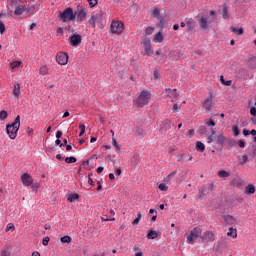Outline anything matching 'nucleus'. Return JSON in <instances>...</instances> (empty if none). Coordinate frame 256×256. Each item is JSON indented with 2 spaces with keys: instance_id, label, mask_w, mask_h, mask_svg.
I'll use <instances>...</instances> for the list:
<instances>
[{
  "instance_id": "1",
  "label": "nucleus",
  "mask_w": 256,
  "mask_h": 256,
  "mask_svg": "<svg viewBox=\"0 0 256 256\" xmlns=\"http://www.w3.org/2000/svg\"><path fill=\"white\" fill-rule=\"evenodd\" d=\"M19 127H21V116H17L12 124L6 125V133L9 135L10 139L17 138Z\"/></svg>"
},
{
  "instance_id": "2",
  "label": "nucleus",
  "mask_w": 256,
  "mask_h": 256,
  "mask_svg": "<svg viewBox=\"0 0 256 256\" xmlns=\"http://www.w3.org/2000/svg\"><path fill=\"white\" fill-rule=\"evenodd\" d=\"M104 15L105 13H103L102 10H99L97 13L93 14L90 17V19L88 20L89 25H91L93 29H95V27L97 26L100 29H104L105 28V24H103Z\"/></svg>"
},
{
  "instance_id": "3",
  "label": "nucleus",
  "mask_w": 256,
  "mask_h": 256,
  "mask_svg": "<svg viewBox=\"0 0 256 256\" xmlns=\"http://www.w3.org/2000/svg\"><path fill=\"white\" fill-rule=\"evenodd\" d=\"M76 18L75 13L73 12V8L68 7L63 12L59 14V20L63 23H69Z\"/></svg>"
},
{
  "instance_id": "4",
  "label": "nucleus",
  "mask_w": 256,
  "mask_h": 256,
  "mask_svg": "<svg viewBox=\"0 0 256 256\" xmlns=\"http://www.w3.org/2000/svg\"><path fill=\"white\" fill-rule=\"evenodd\" d=\"M201 233H203V230L199 227H195L190 231V234L187 236V243L189 245H193V243H195L196 239H201L202 235Z\"/></svg>"
},
{
  "instance_id": "5",
  "label": "nucleus",
  "mask_w": 256,
  "mask_h": 256,
  "mask_svg": "<svg viewBox=\"0 0 256 256\" xmlns=\"http://www.w3.org/2000/svg\"><path fill=\"white\" fill-rule=\"evenodd\" d=\"M149 99H151V94L144 90L140 93L139 97L137 98L136 105L138 107H145V105H148Z\"/></svg>"
},
{
  "instance_id": "6",
  "label": "nucleus",
  "mask_w": 256,
  "mask_h": 256,
  "mask_svg": "<svg viewBox=\"0 0 256 256\" xmlns=\"http://www.w3.org/2000/svg\"><path fill=\"white\" fill-rule=\"evenodd\" d=\"M125 30V25L121 21H112L110 26L111 33H115L116 35H121Z\"/></svg>"
},
{
  "instance_id": "7",
  "label": "nucleus",
  "mask_w": 256,
  "mask_h": 256,
  "mask_svg": "<svg viewBox=\"0 0 256 256\" xmlns=\"http://www.w3.org/2000/svg\"><path fill=\"white\" fill-rule=\"evenodd\" d=\"M56 61L59 65H67L69 61V55L64 52H59L56 56Z\"/></svg>"
},
{
  "instance_id": "8",
  "label": "nucleus",
  "mask_w": 256,
  "mask_h": 256,
  "mask_svg": "<svg viewBox=\"0 0 256 256\" xmlns=\"http://www.w3.org/2000/svg\"><path fill=\"white\" fill-rule=\"evenodd\" d=\"M82 40L83 38L79 34H73L69 37V43L72 47H77V45H79Z\"/></svg>"
},
{
  "instance_id": "9",
  "label": "nucleus",
  "mask_w": 256,
  "mask_h": 256,
  "mask_svg": "<svg viewBox=\"0 0 256 256\" xmlns=\"http://www.w3.org/2000/svg\"><path fill=\"white\" fill-rule=\"evenodd\" d=\"M21 181L25 187H31L33 185V177L28 173H25L21 176Z\"/></svg>"
},
{
  "instance_id": "10",
  "label": "nucleus",
  "mask_w": 256,
  "mask_h": 256,
  "mask_svg": "<svg viewBox=\"0 0 256 256\" xmlns=\"http://www.w3.org/2000/svg\"><path fill=\"white\" fill-rule=\"evenodd\" d=\"M201 239L213 243V241H215V233L213 231H205L201 236Z\"/></svg>"
},
{
  "instance_id": "11",
  "label": "nucleus",
  "mask_w": 256,
  "mask_h": 256,
  "mask_svg": "<svg viewBox=\"0 0 256 256\" xmlns=\"http://www.w3.org/2000/svg\"><path fill=\"white\" fill-rule=\"evenodd\" d=\"M203 107L206 113L211 112V110L213 109V97L211 95L208 99L204 101Z\"/></svg>"
},
{
  "instance_id": "12",
  "label": "nucleus",
  "mask_w": 256,
  "mask_h": 256,
  "mask_svg": "<svg viewBox=\"0 0 256 256\" xmlns=\"http://www.w3.org/2000/svg\"><path fill=\"white\" fill-rule=\"evenodd\" d=\"M143 45L146 55H153V49L151 48V40L145 39Z\"/></svg>"
},
{
  "instance_id": "13",
  "label": "nucleus",
  "mask_w": 256,
  "mask_h": 256,
  "mask_svg": "<svg viewBox=\"0 0 256 256\" xmlns=\"http://www.w3.org/2000/svg\"><path fill=\"white\" fill-rule=\"evenodd\" d=\"M77 17L80 19V21H84V19L87 17V9L79 7Z\"/></svg>"
},
{
  "instance_id": "14",
  "label": "nucleus",
  "mask_w": 256,
  "mask_h": 256,
  "mask_svg": "<svg viewBox=\"0 0 256 256\" xmlns=\"http://www.w3.org/2000/svg\"><path fill=\"white\" fill-rule=\"evenodd\" d=\"M207 21H208L207 17H202L200 20H198V23H199L201 29H203L204 31H207V29H209Z\"/></svg>"
},
{
  "instance_id": "15",
  "label": "nucleus",
  "mask_w": 256,
  "mask_h": 256,
  "mask_svg": "<svg viewBox=\"0 0 256 256\" xmlns=\"http://www.w3.org/2000/svg\"><path fill=\"white\" fill-rule=\"evenodd\" d=\"M255 191H256L255 185L248 184L245 187L244 193H245V195H254Z\"/></svg>"
},
{
  "instance_id": "16",
  "label": "nucleus",
  "mask_w": 256,
  "mask_h": 256,
  "mask_svg": "<svg viewBox=\"0 0 256 256\" xmlns=\"http://www.w3.org/2000/svg\"><path fill=\"white\" fill-rule=\"evenodd\" d=\"M165 91L166 93H168L167 97L174 98V99H177V97H179V94L177 93V89L171 90L170 88H166Z\"/></svg>"
},
{
  "instance_id": "17",
  "label": "nucleus",
  "mask_w": 256,
  "mask_h": 256,
  "mask_svg": "<svg viewBox=\"0 0 256 256\" xmlns=\"http://www.w3.org/2000/svg\"><path fill=\"white\" fill-rule=\"evenodd\" d=\"M12 95L19 98V96L21 95V84L19 83L14 84Z\"/></svg>"
},
{
  "instance_id": "18",
  "label": "nucleus",
  "mask_w": 256,
  "mask_h": 256,
  "mask_svg": "<svg viewBox=\"0 0 256 256\" xmlns=\"http://www.w3.org/2000/svg\"><path fill=\"white\" fill-rule=\"evenodd\" d=\"M27 11V8L23 5H18L14 10V15H23V13Z\"/></svg>"
},
{
  "instance_id": "19",
  "label": "nucleus",
  "mask_w": 256,
  "mask_h": 256,
  "mask_svg": "<svg viewBox=\"0 0 256 256\" xmlns=\"http://www.w3.org/2000/svg\"><path fill=\"white\" fill-rule=\"evenodd\" d=\"M225 223H227V225H235V221H237L235 219V217L228 215L224 218Z\"/></svg>"
},
{
  "instance_id": "20",
  "label": "nucleus",
  "mask_w": 256,
  "mask_h": 256,
  "mask_svg": "<svg viewBox=\"0 0 256 256\" xmlns=\"http://www.w3.org/2000/svg\"><path fill=\"white\" fill-rule=\"evenodd\" d=\"M218 177H220L221 179H227V177L231 176V173L225 171V170H220L217 173Z\"/></svg>"
},
{
  "instance_id": "21",
  "label": "nucleus",
  "mask_w": 256,
  "mask_h": 256,
  "mask_svg": "<svg viewBox=\"0 0 256 256\" xmlns=\"http://www.w3.org/2000/svg\"><path fill=\"white\" fill-rule=\"evenodd\" d=\"M208 139V143H213V141H215V139H217V132H215L214 129L211 130V135H209L207 137Z\"/></svg>"
},
{
  "instance_id": "22",
  "label": "nucleus",
  "mask_w": 256,
  "mask_h": 256,
  "mask_svg": "<svg viewBox=\"0 0 256 256\" xmlns=\"http://www.w3.org/2000/svg\"><path fill=\"white\" fill-rule=\"evenodd\" d=\"M186 27L188 29V33H191L195 29V23L191 20L186 21Z\"/></svg>"
},
{
  "instance_id": "23",
  "label": "nucleus",
  "mask_w": 256,
  "mask_h": 256,
  "mask_svg": "<svg viewBox=\"0 0 256 256\" xmlns=\"http://www.w3.org/2000/svg\"><path fill=\"white\" fill-rule=\"evenodd\" d=\"M230 31H232V33H235V35H243V28H237L235 26H231Z\"/></svg>"
},
{
  "instance_id": "24",
  "label": "nucleus",
  "mask_w": 256,
  "mask_h": 256,
  "mask_svg": "<svg viewBox=\"0 0 256 256\" xmlns=\"http://www.w3.org/2000/svg\"><path fill=\"white\" fill-rule=\"evenodd\" d=\"M159 237V234L155 230H150L147 234V239H157Z\"/></svg>"
},
{
  "instance_id": "25",
  "label": "nucleus",
  "mask_w": 256,
  "mask_h": 256,
  "mask_svg": "<svg viewBox=\"0 0 256 256\" xmlns=\"http://www.w3.org/2000/svg\"><path fill=\"white\" fill-rule=\"evenodd\" d=\"M154 43H163V34L158 32L153 39Z\"/></svg>"
},
{
  "instance_id": "26",
  "label": "nucleus",
  "mask_w": 256,
  "mask_h": 256,
  "mask_svg": "<svg viewBox=\"0 0 256 256\" xmlns=\"http://www.w3.org/2000/svg\"><path fill=\"white\" fill-rule=\"evenodd\" d=\"M227 235L228 237H232V239H237V229L229 228Z\"/></svg>"
},
{
  "instance_id": "27",
  "label": "nucleus",
  "mask_w": 256,
  "mask_h": 256,
  "mask_svg": "<svg viewBox=\"0 0 256 256\" xmlns=\"http://www.w3.org/2000/svg\"><path fill=\"white\" fill-rule=\"evenodd\" d=\"M196 150L203 153V151H205V144L201 141L196 142Z\"/></svg>"
},
{
  "instance_id": "28",
  "label": "nucleus",
  "mask_w": 256,
  "mask_h": 256,
  "mask_svg": "<svg viewBox=\"0 0 256 256\" xmlns=\"http://www.w3.org/2000/svg\"><path fill=\"white\" fill-rule=\"evenodd\" d=\"M78 199H79V194H77V193H72L68 197V201L70 203H75V201H77Z\"/></svg>"
},
{
  "instance_id": "29",
  "label": "nucleus",
  "mask_w": 256,
  "mask_h": 256,
  "mask_svg": "<svg viewBox=\"0 0 256 256\" xmlns=\"http://www.w3.org/2000/svg\"><path fill=\"white\" fill-rule=\"evenodd\" d=\"M159 15H161V11L159 10V8H155L154 10H152L151 17L159 19Z\"/></svg>"
},
{
  "instance_id": "30",
  "label": "nucleus",
  "mask_w": 256,
  "mask_h": 256,
  "mask_svg": "<svg viewBox=\"0 0 256 256\" xmlns=\"http://www.w3.org/2000/svg\"><path fill=\"white\" fill-rule=\"evenodd\" d=\"M222 17L223 19H229V9L227 8V5L223 6Z\"/></svg>"
},
{
  "instance_id": "31",
  "label": "nucleus",
  "mask_w": 256,
  "mask_h": 256,
  "mask_svg": "<svg viewBox=\"0 0 256 256\" xmlns=\"http://www.w3.org/2000/svg\"><path fill=\"white\" fill-rule=\"evenodd\" d=\"M234 185H236V187H243V179L241 178H235L234 179Z\"/></svg>"
},
{
  "instance_id": "32",
  "label": "nucleus",
  "mask_w": 256,
  "mask_h": 256,
  "mask_svg": "<svg viewBox=\"0 0 256 256\" xmlns=\"http://www.w3.org/2000/svg\"><path fill=\"white\" fill-rule=\"evenodd\" d=\"M175 175H177V171L171 172V173L164 179V182H165V183H169V181H171V178H172V177H175Z\"/></svg>"
},
{
  "instance_id": "33",
  "label": "nucleus",
  "mask_w": 256,
  "mask_h": 256,
  "mask_svg": "<svg viewBox=\"0 0 256 256\" xmlns=\"http://www.w3.org/2000/svg\"><path fill=\"white\" fill-rule=\"evenodd\" d=\"M40 75H47L49 73V68L47 66H42L39 70Z\"/></svg>"
},
{
  "instance_id": "34",
  "label": "nucleus",
  "mask_w": 256,
  "mask_h": 256,
  "mask_svg": "<svg viewBox=\"0 0 256 256\" xmlns=\"http://www.w3.org/2000/svg\"><path fill=\"white\" fill-rule=\"evenodd\" d=\"M8 113H7V111H5V110H2L1 112H0V121H5V119H7V117H8Z\"/></svg>"
},
{
  "instance_id": "35",
  "label": "nucleus",
  "mask_w": 256,
  "mask_h": 256,
  "mask_svg": "<svg viewBox=\"0 0 256 256\" xmlns=\"http://www.w3.org/2000/svg\"><path fill=\"white\" fill-rule=\"evenodd\" d=\"M65 163H77V158H75L74 156L66 157Z\"/></svg>"
},
{
  "instance_id": "36",
  "label": "nucleus",
  "mask_w": 256,
  "mask_h": 256,
  "mask_svg": "<svg viewBox=\"0 0 256 256\" xmlns=\"http://www.w3.org/2000/svg\"><path fill=\"white\" fill-rule=\"evenodd\" d=\"M79 129H80L79 137H83V135H85V124L80 123Z\"/></svg>"
},
{
  "instance_id": "37",
  "label": "nucleus",
  "mask_w": 256,
  "mask_h": 256,
  "mask_svg": "<svg viewBox=\"0 0 256 256\" xmlns=\"http://www.w3.org/2000/svg\"><path fill=\"white\" fill-rule=\"evenodd\" d=\"M112 145L115 147L116 151H121V146L119 143H117V140L115 138L112 139Z\"/></svg>"
},
{
  "instance_id": "38",
  "label": "nucleus",
  "mask_w": 256,
  "mask_h": 256,
  "mask_svg": "<svg viewBox=\"0 0 256 256\" xmlns=\"http://www.w3.org/2000/svg\"><path fill=\"white\" fill-rule=\"evenodd\" d=\"M217 141L219 145H223L225 143V136H223V134L218 135Z\"/></svg>"
},
{
  "instance_id": "39",
  "label": "nucleus",
  "mask_w": 256,
  "mask_h": 256,
  "mask_svg": "<svg viewBox=\"0 0 256 256\" xmlns=\"http://www.w3.org/2000/svg\"><path fill=\"white\" fill-rule=\"evenodd\" d=\"M61 243H71V237L70 236H64L60 239Z\"/></svg>"
},
{
  "instance_id": "40",
  "label": "nucleus",
  "mask_w": 256,
  "mask_h": 256,
  "mask_svg": "<svg viewBox=\"0 0 256 256\" xmlns=\"http://www.w3.org/2000/svg\"><path fill=\"white\" fill-rule=\"evenodd\" d=\"M232 131L235 137H237L240 133L239 127H237V125L232 126Z\"/></svg>"
},
{
  "instance_id": "41",
  "label": "nucleus",
  "mask_w": 256,
  "mask_h": 256,
  "mask_svg": "<svg viewBox=\"0 0 256 256\" xmlns=\"http://www.w3.org/2000/svg\"><path fill=\"white\" fill-rule=\"evenodd\" d=\"M154 31H155V28L147 27L146 30H145V34L146 35H153Z\"/></svg>"
},
{
  "instance_id": "42",
  "label": "nucleus",
  "mask_w": 256,
  "mask_h": 256,
  "mask_svg": "<svg viewBox=\"0 0 256 256\" xmlns=\"http://www.w3.org/2000/svg\"><path fill=\"white\" fill-rule=\"evenodd\" d=\"M12 69H17V67H21V61H14L11 63Z\"/></svg>"
},
{
  "instance_id": "43",
  "label": "nucleus",
  "mask_w": 256,
  "mask_h": 256,
  "mask_svg": "<svg viewBox=\"0 0 256 256\" xmlns=\"http://www.w3.org/2000/svg\"><path fill=\"white\" fill-rule=\"evenodd\" d=\"M6 231H15V225L13 223L7 224Z\"/></svg>"
},
{
  "instance_id": "44",
  "label": "nucleus",
  "mask_w": 256,
  "mask_h": 256,
  "mask_svg": "<svg viewBox=\"0 0 256 256\" xmlns=\"http://www.w3.org/2000/svg\"><path fill=\"white\" fill-rule=\"evenodd\" d=\"M158 189H160V191H167V189H169V188L167 187V185L165 183H161L158 186Z\"/></svg>"
},
{
  "instance_id": "45",
  "label": "nucleus",
  "mask_w": 256,
  "mask_h": 256,
  "mask_svg": "<svg viewBox=\"0 0 256 256\" xmlns=\"http://www.w3.org/2000/svg\"><path fill=\"white\" fill-rule=\"evenodd\" d=\"M249 157L247 155H243L241 158V162L240 165H245V163H247Z\"/></svg>"
},
{
  "instance_id": "46",
  "label": "nucleus",
  "mask_w": 256,
  "mask_h": 256,
  "mask_svg": "<svg viewBox=\"0 0 256 256\" xmlns=\"http://www.w3.org/2000/svg\"><path fill=\"white\" fill-rule=\"evenodd\" d=\"M164 125H165L166 129H171V120L166 119L164 121Z\"/></svg>"
},
{
  "instance_id": "47",
  "label": "nucleus",
  "mask_w": 256,
  "mask_h": 256,
  "mask_svg": "<svg viewBox=\"0 0 256 256\" xmlns=\"http://www.w3.org/2000/svg\"><path fill=\"white\" fill-rule=\"evenodd\" d=\"M49 241H50L49 237L43 238V240H42V245H44L45 247H47V246L49 245Z\"/></svg>"
},
{
  "instance_id": "48",
  "label": "nucleus",
  "mask_w": 256,
  "mask_h": 256,
  "mask_svg": "<svg viewBox=\"0 0 256 256\" xmlns=\"http://www.w3.org/2000/svg\"><path fill=\"white\" fill-rule=\"evenodd\" d=\"M3 33H5V24L0 22V35H3Z\"/></svg>"
},
{
  "instance_id": "49",
  "label": "nucleus",
  "mask_w": 256,
  "mask_h": 256,
  "mask_svg": "<svg viewBox=\"0 0 256 256\" xmlns=\"http://www.w3.org/2000/svg\"><path fill=\"white\" fill-rule=\"evenodd\" d=\"M238 145L241 149H245V146L247 145L243 140L238 141Z\"/></svg>"
},
{
  "instance_id": "50",
  "label": "nucleus",
  "mask_w": 256,
  "mask_h": 256,
  "mask_svg": "<svg viewBox=\"0 0 256 256\" xmlns=\"http://www.w3.org/2000/svg\"><path fill=\"white\" fill-rule=\"evenodd\" d=\"M206 124H207L209 127H215V121H214L213 119H209V121H207Z\"/></svg>"
},
{
  "instance_id": "51",
  "label": "nucleus",
  "mask_w": 256,
  "mask_h": 256,
  "mask_svg": "<svg viewBox=\"0 0 256 256\" xmlns=\"http://www.w3.org/2000/svg\"><path fill=\"white\" fill-rule=\"evenodd\" d=\"M88 1V3H89V5H90V7H95V5H97V0H87Z\"/></svg>"
},
{
  "instance_id": "52",
  "label": "nucleus",
  "mask_w": 256,
  "mask_h": 256,
  "mask_svg": "<svg viewBox=\"0 0 256 256\" xmlns=\"http://www.w3.org/2000/svg\"><path fill=\"white\" fill-rule=\"evenodd\" d=\"M250 114H251L253 117H256V108H255V106H253V107L250 108Z\"/></svg>"
},
{
  "instance_id": "53",
  "label": "nucleus",
  "mask_w": 256,
  "mask_h": 256,
  "mask_svg": "<svg viewBox=\"0 0 256 256\" xmlns=\"http://www.w3.org/2000/svg\"><path fill=\"white\" fill-rule=\"evenodd\" d=\"M173 113H177V111H179V105L178 104H174L173 108H172Z\"/></svg>"
},
{
  "instance_id": "54",
  "label": "nucleus",
  "mask_w": 256,
  "mask_h": 256,
  "mask_svg": "<svg viewBox=\"0 0 256 256\" xmlns=\"http://www.w3.org/2000/svg\"><path fill=\"white\" fill-rule=\"evenodd\" d=\"M104 169L105 168L103 166L98 167L97 170H96L98 175H101V173H103Z\"/></svg>"
},
{
  "instance_id": "55",
  "label": "nucleus",
  "mask_w": 256,
  "mask_h": 256,
  "mask_svg": "<svg viewBox=\"0 0 256 256\" xmlns=\"http://www.w3.org/2000/svg\"><path fill=\"white\" fill-rule=\"evenodd\" d=\"M101 220H102V221H105V222H107V221H115V217H112V218H105V217H102Z\"/></svg>"
},
{
  "instance_id": "56",
  "label": "nucleus",
  "mask_w": 256,
  "mask_h": 256,
  "mask_svg": "<svg viewBox=\"0 0 256 256\" xmlns=\"http://www.w3.org/2000/svg\"><path fill=\"white\" fill-rule=\"evenodd\" d=\"M243 135H244V137H247L248 135H251V131H249L247 129H244L243 130Z\"/></svg>"
},
{
  "instance_id": "57",
  "label": "nucleus",
  "mask_w": 256,
  "mask_h": 256,
  "mask_svg": "<svg viewBox=\"0 0 256 256\" xmlns=\"http://www.w3.org/2000/svg\"><path fill=\"white\" fill-rule=\"evenodd\" d=\"M63 136V132L62 131H57L56 133V139H60V137Z\"/></svg>"
},
{
  "instance_id": "58",
  "label": "nucleus",
  "mask_w": 256,
  "mask_h": 256,
  "mask_svg": "<svg viewBox=\"0 0 256 256\" xmlns=\"http://www.w3.org/2000/svg\"><path fill=\"white\" fill-rule=\"evenodd\" d=\"M153 75H154V79H159V71L155 70Z\"/></svg>"
},
{
  "instance_id": "59",
  "label": "nucleus",
  "mask_w": 256,
  "mask_h": 256,
  "mask_svg": "<svg viewBox=\"0 0 256 256\" xmlns=\"http://www.w3.org/2000/svg\"><path fill=\"white\" fill-rule=\"evenodd\" d=\"M140 221H141L140 219L136 218L133 220L132 225H139Z\"/></svg>"
},
{
  "instance_id": "60",
  "label": "nucleus",
  "mask_w": 256,
  "mask_h": 256,
  "mask_svg": "<svg viewBox=\"0 0 256 256\" xmlns=\"http://www.w3.org/2000/svg\"><path fill=\"white\" fill-rule=\"evenodd\" d=\"M231 83H233V81L227 80V81H224L223 85H226L227 87H229V86H231Z\"/></svg>"
},
{
  "instance_id": "61",
  "label": "nucleus",
  "mask_w": 256,
  "mask_h": 256,
  "mask_svg": "<svg viewBox=\"0 0 256 256\" xmlns=\"http://www.w3.org/2000/svg\"><path fill=\"white\" fill-rule=\"evenodd\" d=\"M56 145H59L60 147H63V143H61V140L57 138Z\"/></svg>"
},
{
  "instance_id": "62",
  "label": "nucleus",
  "mask_w": 256,
  "mask_h": 256,
  "mask_svg": "<svg viewBox=\"0 0 256 256\" xmlns=\"http://www.w3.org/2000/svg\"><path fill=\"white\" fill-rule=\"evenodd\" d=\"M71 149H73V146H71V144H67L66 151H71Z\"/></svg>"
},
{
  "instance_id": "63",
  "label": "nucleus",
  "mask_w": 256,
  "mask_h": 256,
  "mask_svg": "<svg viewBox=\"0 0 256 256\" xmlns=\"http://www.w3.org/2000/svg\"><path fill=\"white\" fill-rule=\"evenodd\" d=\"M1 256H9V253H7V250H3L1 252Z\"/></svg>"
},
{
  "instance_id": "64",
  "label": "nucleus",
  "mask_w": 256,
  "mask_h": 256,
  "mask_svg": "<svg viewBox=\"0 0 256 256\" xmlns=\"http://www.w3.org/2000/svg\"><path fill=\"white\" fill-rule=\"evenodd\" d=\"M31 256H41L39 252H33Z\"/></svg>"
}]
</instances>
